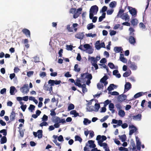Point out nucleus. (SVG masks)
I'll use <instances>...</instances> for the list:
<instances>
[{"instance_id": "f257e3e1", "label": "nucleus", "mask_w": 151, "mask_h": 151, "mask_svg": "<svg viewBox=\"0 0 151 151\" xmlns=\"http://www.w3.org/2000/svg\"><path fill=\"white\" fill-rule=\"evenodd\" d=\"M21 92L24 93H28L29 91V88L28 87V85L27 84H24L22 87H21L20 89Z\"/></svg>"}, {"instance_id": "f03ea898", "label": "nucleus", "mask_w": 151, "mask_h": 151, "mask_svg": "<svg viewBox=\"0 0 151 151\" xmlns=\"http://www.w3.org/2000/svg\"><path fill=\"white\" fill-rule=\"evenodd\" d=\"M61 83V81L60 80H50L48 82V83L50 84V86H52L54 85V84L58 85L60 84Z\"/></svg>"}, {"instance_id": "7ed1b4c3", "label": "nucleus", "mask_w": 151, "mask_h": 151, "mask_svg": "<svg viewBox=\"0 0 151 151\" xmlns=\"http://www.w3.org/2000/svg\"><path fill=\"white\" fill-rule=\"evenodd\" d=\"M33 135L35 137L37 136L39 139L42 138V130H39L37 131V133L36 132H33Z\"/></svg>"}, {"instance_id": "20e7f679", "label": "nucleus", "mask_w": 151, "mask_h": 151, "mask_svg": "<svg viewBox=\"0 0 151 151\" xmlns=\"http://www.w3.org/2000/svg\"><path fill=\"white\" fill-rule=\"evenodd\" d=\"M99 8L96 5H94L92 6L90 10V12L94 13V14H96L98 11Z\"/></svg>"}, {"instance_id": "39448f33", "label": "nucleus", "mask_w": 151, "mask_h": 151, "mask_svg": "<svg viewBox=\"0 0 151 151\" xmlns=\"http://www.w3.org/2000/svg\"><path fill=\"white\" fill-rule=\"evenodd\" d=\"M128 64L129 67L132 70H135L137 69V67L135 63L129 61H128Z\"/></svg>"}, {"instance_id": "423d86ee", "label": "nucleus", "mask_w": 151, "mask_h": 151, "mask_svg": "<svg viewBox=\"0 0 151 151\" xmlns=\"http://www.w3.org/2000/svg\"><path fill=\"white\" fill-rule=\"evenodd\" d=\"M22 32L26 37L30 38V32L29 29L26 28H24L22 30Z\"/></svg>"}, {"instance_id": "0eeeda50", "label": "nucleus", "mask_w": 151, "mask_h": 151, "mask_svg": "<svg viewBox=\"0 0 151 151\" xmlns=\"http://www.w3.org/2000/svg\"><path fill=\"white\" fill-rule=\"evenodd\" d=\"M128 40L129 43L132 45H134L136 43V38L134 37V36H129Z\"/></svg>"}, {"instance_id": "6e6552de", "label": "nucleus", "mask_w": 151, "mask_h": 151, "mask_svg": "<svg viewBox=\"0 0 151 151\" xmlns=\"http://www.w3.org/2000/svg\"><path fill=\"white\" fill-rule=\"evenodd\" d=\"M84 32H79L76 34L75 35V38L82 40L83 39L84 36Z\"/></svg>"}, {"instance_id": "1a4fd4ad", "label": "nucleus", "mask_w": 151, "mask_h": 151, "mask_svg": "<svg viewBox=\"0 0 151 151\" xmlns=\"http://www.w3.org/2000/svg\"><path fill=\"white\" fill-rule=\"evenodd\" d=\"M132 87V85L129 82H126L124 85V92H127Z\"/></svg>"}, {"instance_id": "9d476101", "label": "nucleus", "mask_w": 151, "mask_h": 151, "mask_svg": "<svg viewBox=\"0 0 151 151\" xmlns=\"http://www.w3.org/2000/svg\"><path fill=\"white\" fill-rule=\"evenodd\" d=\"M137 148V150H140L141 149V142L138 137H136Z\"/></svg>"}, {"instance_id": "9b49d317", "label": "nucleus", "mask_w": 151, "mask_h": 151, "mask_svg": "<svg viewBox=\"0 0 151 151\" xmlns=\"http://www.w3.org/2000/svg\"><path fill=\"white\" fill-rule=\"evenodd\" d=\"M120 17L123 20L129 21V17L127 13L123 14L121 15Z\"/></svg>"}, {"instance_id": "f8f14e48", "label": "nucleus", "mask_w": 151, "mask_h": 151, "mask_svg": "<svg viewBox=\"0 0 151 151\" xmlns=\"http://www.w3.org/2000/svg\"><path fill=\"white\" fill-rule=\"evenodd\" d=\"M117 123L118 126H120L122 123V122L121 120H117L115 119H112L111 124H116Z\"/></svg>"}, {"instance_id": "ddd939ff", "label": "nucleus", "mask_w": 151, "mask_h": 151, "mask_svg": "<svg viewBox=\"0 0 151 151\" xmlns=\"http://www.w3.org/2000/svg\"><path fill=\"white\" fill-rule=\"evenodd\" d=\"M16 116V114L14 111H12L10 115L9 116L10 119L11 121H13L15 119Z\"/></svg>"}, {"instance_id": "4468645a", "label": "nucleus", "mask_w": 151, "mask_h": 151, "mask_svg": "<svg viewBox=\"0 0 151 151\" xmlns=\"http://www.w3.org/2000/svg\"><path fill=\"white\" fill-rule=\"evenodd\" d=\"M114 104L112 103H110L109 105V110L111 111V112L113 114L114 113L115 111V110L114 109Z\"/></svg>"}, {"instance_id": "2eb2a0df", "label": "nucleus", "mask_w": 151, "mask_h": 151, "mask_svg": "<svg viewBox=\"0 0 151 151\" xmlns=\"http://www.w3.org/2000/svg\"><path fill=\"white\" fill-rule=\"evenodd\" d=\"M142 115L139 114L136 115L134 116L132 119L134 120L140 121L141 120Z\"/></svg>"}, {"instance_id": "dca6fc26", "label": "nucleus", "mask_w": 151, "mask_h": 151, "mask_svg": "<svg viewBox=\"0 0 151 151\" xmlns=\"http://www.w3.org/2000/svg\"><path fill=\"white\" fill-rule=\"evenodd\" d=\"M94 141L92 140H89L88 141L89 145V147L91 148H94L96 147L95 144L94 143Z\"/></svg>"}, {"instance_id": "f3484780", "label": "nucleus", "mask_w": 151, "mask_h": 151, "mask_svg": "<svg viewBox=\"0 0 151 151\" xmlns=\"http://www.w3.org/2000/svg\"><path fill=\"white\" fill-rule=\"evenodd\" d=\"M131 22L132 24L134 26L137 25L138 23V20L136 19H132L131 21Z\"/></svg>"}, {"instance_id": "a211bd4d", "label": "nucleus", "mask_w": 151, "mask_h": 151, "mask_svg": "<svg viewBox=\"0 0 151 151\" xmlns=\"http://www.w3.org/2000/svg\"><path fill=\"white\" fill-rule=\"evenodd\" d=\"M129 12L132 16L137 15V12L135 8H132L131 10H129Z\"/></svg>"}, {"instance_id": "6ab92c4d", "label": "nucleus", "mask_w": 151, "mask_h": 151, "mask_svg": "<svg viewBox=\"0 0 151 151\" xmlns=\"http://www.w3.org/2000/svg\"><path fill=\"white\" fill-rule=\"evenodd\" d=\"M114 51L116 53H119L123 50L122 47H115L114 48Z\"/></svg>"}, {"instance_id": "aec40b11", "label": "nucleus", "mask_w": 151, "mask_h": 151, "mask_svg": "<svg viewBox=\"0 0 151 151\" xmlns=\"http://www.w3.org/2000/svg\"><path fill=\"white\" fill-rule=\"evenodd\" d=\"M70 114L71 115H74V117H75L79 116V113H77L76 110H73L71 111L70 112Z\"/></svg>"}, {"instance_id": "412c9836", "label": "nucleus", "mask_w": 151, "mask_h": 151, "mask_svg": "<svg viewBox=\"0 0 151 151\" xmlns=\"http://www.w3.org/2000/svg\"><path fill=\"white\" fill-rule=\"evenodd\" d=\"M126 97L125 95H120L118 97V100L120 101H123L126 100Z\"/></svg>"}, {"instance_id": "4be33fe9", "label": "nucleus", "mask_w": 151, "mask_h": 151, "mask_svg": "<svg viewBox=\"0 0 151 151\" xmlns=\"http://www.w3.org/2000/svg\"><path fill=\"white\" fill-rule=\"evenodd\" d=\"M144 94V93L143 92H139L136 94L134 96V97L135 99L139 97L142 96Z\"/></svg>"}, {"instance_id": "5701e85b", "label": "nucleus", "mask_w": 151, "mask_h": 151, "mask_svg": "<svg viewBox=\"0 0 151 151\" xmlns=\"http://www.w3.org/2000/svg\"><path fill=\"white\" fill-rule=\"evenodd\" d=\"M6 142L7 138L5 136H4L2 137L0 139V143L1 144L6 143Z\"/></svg>"}, {"instance_id": "b1692460", "label": "nucleus", "mask_w": 151, "mask_h": 151, "mask_svg": "<svg viewBox=\"0 0 151 151\" xmlns=\"http://www.w3.org/2000/svg\"><path fill=\"white\" fill-rule=\"evenodd\" d=\"M118 114L119 116L121 117H123L125 115V113L124 111L122 109L119 110Z\"/></svg>"}, {"instance_id": "393cba45", "label": "nucleus", "mask_w": 151, "mask_h": 151, "mask_svg": "<svg viewBox=\"0 0 151 151\" xmlns=\"http://www.w3.org/2000/svg\"><path fill=\"white\" fill-rule=\"evenodd\" d=\"M16 90V88L14 86H12L10 88V93L11 95H13L14 94V91Z\"/></svg>"}, {"instance_id": "a878e982", "label": "nucleus", "mask_w": 151, "mask_h": 151, "mask_svg": "<svg viewBox=\"0 0 151 151\" xmlns=\"http://www.w3.org/2000/svg\"><path fill=\"white\" fill-rule=\"evenodd\" d=\"M95 47L96 49L98 50H99L101 47H100V41H97L96 43Z\"/></svg>"}, {"instance_id": "bb28decb", "label": "nucleus", "mask_w": 151, "mask_h": 151, "mask_svg": "<svg viewBox=\"0 0 151 151\" xmlns=\"http://www.w3.org/2000/svg\"><path fill=\"white\" fill-rule=\"evenodd\" d=\"M116 2L115 1H113L110 3L109 6L110 7L114 8L116 6Z\"/></svg>"}, {"instance_id": "cd10ccee", "label": "nucleus", "mask_w": 151, "mask_h": 151, "mask_svg": "<svg viewBox=\"0 0 151 151\" xmlns=\"http://www.w3.org/2000/svg\"><path fill=\"white\" fill-rule=\"evenodd\" d=\"M79 65L78 64L75 65L74 67V70L76 72H79L80 71L81 69L78 68Z\"/></svg>"}, {"instance_id": "c85d7f7f", "label": "nucleus", "mask_w": 151, "mask_h": 151, "mask_svg": "<svg viewBox=\"0 0 151 151\" xmlns=\"http://www.w3.org/2000/svg\"><path fill=\"white\" fill-rule=\"evenodd\" d=\"M91 122L90 120L86 118L84 119L83 123L85 125H87L88 124H89Z\"/></svg>"}, {"instance_id": "c756f323", "label": "nucleus", "mask_w": 151, "mask_h": 151, "mask_svg": "<svg viewBox=\"0 0 151 151\" xmlns=\"http://www.w3.org/2000/svg\"><path fill=\"white\" fill-rule=\"evenodd\" d=\"M122 142H124L127 138L125 134H123L121 136H119Z\"/></svg>"}, {"instance_id": "7c9ffc66", "label": "nucleus", "mask_w": 151, "mask_h": 151, "mask_svg": "<svg viewBox=\"0 0 151 151\" xmlns=\"http://www.w3.org/2000/svg\"><path fill=\"white\" fill-rule=\"evenodd\" d=\"M75 138L76 141H79L80 142H81L82 141V139L78 135H76Z\"/></svg>"}, {"instance_id": "2f4dec72", "label": "nucleus", "mask_w": 151, "mask_h": 151, "mask_svg": "<svg viewBox=\"0 0 151 151\" xmlns=\"http://www.w3.org/2000/svg\"><path fill=\"white\" fill-rule=\"evenodd\" d=\"M108 77L106 76H104L100 80V82L102 83H104L108 79Z\"/></svg>"}, {"instance_id": "473e14b6", "label": "nucleus", "mask_w": 151, "mask_h": 151, "mask_svg": "<svg viewBox=\"0 0 151 151\" xmlns=\"http://www.w3.org/2000/svg\"><path fill=\"white\" fill-rule=\"evenodd\" d=\"M131 73V71L130 70L129 71H127L125 72L123 74V76L124 77H126L129 76Z\"/></svg>"}, {"instance_id": "72a5a7b5", "label": "nucleus", "mask_w": 151, "mask_h": 151, "mask_svg": "<svg viewBox=\"0 0 151 151\" xmlns=\"http://www.w3.org/2000/svg\"><path fill=\"white\" fill-rule=\"evenodd\" d=\"M74 105L73 104H70L68 106V111H70L73 109L74 108Z\"/></svg>"}, {"instance_id": "f704fd0d", "label": "nucleus", "mask_w": 151, "mask_h": 151, "mask_svg": "<svg viewBox=\"0 0 151 151\" xmlns=\"http://www.w3.org/2000/svg\"><path fill=\"white\" fill-rule=\"evenodd\" d=\"M94 26L92 23L89 24L87 26V28L88 30H90L93 28Z\"/></svg>"}, {"instance_id": "c9c22d12", "label": "nucleus", "mask_w": 151, "mask_h": 151, "mask_svg": "<svg viewBox=\"0 0 151 151\" xmlns=\"http://www.w3.org/2000/svg\"><path fill=\"white\" fill-rule=\"evenodd\" d=\"M66 28L68 32H73L72 28L71 27H70V25H67Z\"/></svg>"}, {"instance_id": "e433bc0d", "label": "nucleus", "mask_w": 151, "mask_h": 151, "mask_svg": "<svg viewBox=\"0 0 151 151\" xmlns=\"http://www.w3.org/2000/svg\"><path fill=\"white\" fill-rule=\"evenodd\" d=\"M86 36L87 37H96V34H93L92 33H90L88 34H86Z\"/></svg>"}, {"instance_id": "4c0bfd02", "label": "nucleus", "mask_w": 151, "mask_h": 151, "mask_svg": "<svg viewBox=\"0 0 151 151\" xmlns=\"http://www.w3.org/2000/svg\"><path fill=\"white\" fill-rule=\"evenodd\" d=\"M35 106L32 104H30L29 107L28 109L30 110L31 112H32L33 110H35Z\"/></svg>"}, {"instance_id": "58836bf2", "label": "nucleus", "mask_w": 151, "mask_h": 151, "mask_svg": "<svg viewBox=\"0 0 151 151\" xmlns=\"http://www.w3.org/2000/svg\"><path fill=\"white\" fill-rule=\"evenodd\" d=\"M112 86H114V84H111L108 87L107 90L109 91H111L114 90V88Z\"/></svg>"}, {"instance_id": "ea45409f", "label": "nucleus", "mask_w": 151, "mask_h": 151, "mask_svg": "<svg viewBox=\"0 0 151 151\" xmlns=\"http://www.w3.org/2000/svg\"><path fill=\"white\" fill-rule=\"evenodd\" d=\"M0 133H3V135L4 136L6 135L7 134V131L6 129H3L0 131Z\"/></svg>"}, {"instance_id": "a19ab883", "label": "nucleus", "mask_w": 151, "mask_h": 151, "mask_svg": "<svg viewBox=\"0 0 151 151\" xmlns=\"http://www.w3.org/2000/svg\"><path fill=\"white\" fill-rule=\"evenodd\" d=\"M60 119L59 117L56 116L55 118V119L53 121V122L55 123H60Z\"/></svg>"}, {"instance_id": "79ce46f5", "label": "nucleus", "mask_w": 151, "mask_h": 151, "mask_svg": "<svg viewBox=\"0 0 151 151\" xmlns=\"http://www.w3.org/2000/svg\"><path fill=\"white\" fill-rule=\"evenodd\" d=\"M87 75L86 76L85 78L91 80L92 79V76L91 74H87Z\"/></svg>"}, {"instance_id": "37998d69", "label": "nucleus", "mask_w": 151, "mask_h": 151, "mask_svg": "<svg viewBox=\"0 0 151 151\" xmlns=\"http://www.w3.org/2000/svg\"><path fill=\"white\" fill-rule=\"evenodd\" d=\"M114 11V10L113 9L108 10L106 11L107 14V15H111L113 13Z\"/></svg>"}, {"instance_id": "c03bdc74", "label": "nucleus", "mask_w": 151, "mask_h": 151, "mask_svg": "<svg viewBox=\"0 0 151 151\" xmlns=\"http://www.w3.org/2000/svg\"><path fill=\"white\" fill-rule=\"evenodd\" d=\"M119 58L120 60L123 63H126L127 62V59L124 57L120 58Z\"/></svg>"}, {"instance_id": "a18cd8bd", "label": "nucleus", "mask_w": 151, "mask_h": 151, "mask_svg": "<svg viewBox=\"0 0 151 151\" xmlns=\"http://www.w3.org/2000/svg\"><path fill=\"white\" fill-rule=\"evenodd\" d=\"M87 110L89 111H93L92 106H87Z\"/></svg>"}, {"instance_id": "49530a36", "label": "nucleus", "mask_w": 151, "mask_h": 151, "mask_svg": "<svg viewBox=\"0 0 151 151\" xmlns=\"http://www.w3.org/2000/svg\"><path fill=\"white\" fill-rule=\"evenodd\" d=\"M131 145L132 147V150H136V147L135 145V142L134 141H132L131 142Z\"/></svg>"}, {"instance_id": "de8ad7c7", "label": "nucleus", "mask_w": 151, "mask_h": 151, "mask_svg": "<svg viewBox=\"0 0 151 151\" xmlns=\"http://www.w3.org/2000/svg\"><path fill=\"white\" fill-rule=\"evenodd\" d=\"M139 26L140 28L142 29H145L146 27L145 26L142 22H140L139 24Z\"/></svg>"}, {"instance_id": "09e8293b", "label": "nucleus", "mask_w": 151, "mask_h": 151, "mask_svg": "<svg viewBox=\"0 0 151 151\" xmlns=\"http://www.w3.org/2000/svg\"><path fill=\"white\" fill-rule=\"evenodd\" d=\"M48 125V123L45 122V121L43 122H42L40 124V127H42L43 126H47Z\"/></svg>"}, {"instance_id": "8fccbe9b", "label": "nucleus", "mask_w": 151, "mask_h": 151, "mask_svg": "<svg viewBox=\"0 0 151 151\" xmlns=\"http://www.w3.org/2000/svg\"><path fill=\"white\" fill-rule=\"evenodd\" d=\"M111 102V101H109L108 99H107L105 101L104 103V107H106L107 105L109 104L110 103V102Z\"/></svg>"}, {"instance_id": "3c124183", "label": "nucleus", "mask_w": 151, "mask_h": 151, "mask_svg": "<svg viewBox=\"0 0 151 151\" xmlns=\"http://www.w3.org/2000/svg\"><path fill=\"white\" fill-rule=\"evenodd\" d=\"M108 65L111 69H114V68L115 66L113 63H109L108 64Z\"/></svg>"}, {"instance_id": "603ef678", "label": "nucleus", "mask_w": 151, "mask_h": 151, "mask_svg": "<svg viewBox=\"0 0 151 151\" xmlns=\"http://www.w3.org/2000/svg\"><path fill=\"white\" fill-rule=\"evenodd\" d=\"M34 72L33 71H29L27 72V75L28 77H30L31 76L33 75Z\"/></svg>"}, {"instance_id": "864d4df0", "label": "nucleus", "mask_w": 151, "mask_h": 151, "mask_svg": "<svg viewBox=\"0 0 151 151\" xmlns=\"http://www.w3.org/2000/svg\"><path fill=\"white\" fill-rule=\"evenodd\" d=\"M76 9L75 8H72L70 9V13L74 14L76 13Z\"/></svg>"}, {"instance_id": "5fc2aeb1", "label": "nucleus", "mask_w": 151, "mask_h": 151, "mask_svg": "<svg viewBox=\"0 0 151 151\" xmlns=\"http://www.w3.org/2000/svg\"><path fill=\"white\" fill-rule=\"evenodd\" d=\"M97 87L100 90L101 88L103 89L104 88V86L102 84H101L98 83L97 84Z\"/></svg>"}, {"instance_id": "6e6d98bb", "label": "nucleus", "mask_w": 151, "mask_h": 151, "mask_svg": "<svg viewBox=\"0 0 151 151\" xmlns=\"http://www.w3.org/2000/svg\"><path fill=\"white\" fill-rule=\"evenodd\" d=\"M67 49L68 50H71L73 49V46L71 45H67L66 46Z\"/></svg>"}, {"instance_id": "4d7b16f0", "label": "nucleus", "mask_w": 151, "mask_h": 151, "mask_svg": "<svg viewBox=\"0 0 151 151\" xmlns=\"http://www.w3.org/2000/svg\"><path fill=\"white\" fill-rule=\"evenodd\" d=\"M33 60L35 62V63L39 62H40L39 58L38 57H37V56L34 57L33 58Z\"/></svg>"}, {"instance_id": "13d9d810", "label": "nucleus", "mask_w": 151, "mask_h": 151, "mask_svg": "<svg viewBox=\"0 0 151 151\" xmlns=\"http://www.w3.org/2000/svg\"><path fill=\"white\" fill-rule=\"evenodd\" d=\"M91 59V63L92 64V63H97V62L96 61V60L95 59V58L92 57H91L90 58Z\"/></svg>"}, {"instance_id": "bf43d9fd", "label": "nucleus", "mask_w": 151, "mask_h": 151, "mask_svg": "<svg viewBox=\"0 0 151 151\" xmlns=\"http://www.w3.org/2000/svg\"><path fill=\"white\" fill-rule=\"evenodd\" d=\"M48 116L45 114H44L42 118V120L43 121H46L48 119Z\"/></svg>"}, {"instance_id": "052dcab7", "label": "nucleus", "mask_w": 151, "mask_h": 151, "mask_svg": "<svg viewBox=\"0 0 151 151\" xmlns=\"http://www.w3.org/2000/svg\"><path fill=\"white\" fill-rule=\"evenodd\" d=\"M58 139L60 142L63 141H64L63 137L62 135H60L58 137Z\"/></svg>"}, {"instance_id": "680f3d73", "label": "nucleus", "mask_w": 151, "mask_h": 151, "mask_svg": "<svg viewBox=\"0 0 151 151\" xmlns=\"http://www.w3.org/2000/svg\"><path fill=\"white\" fill-rule=\"evenodd\" d=\"M91 46L89 44H84L83 45L84 47L85 48L86 50H88V49H89L91 47Z\"/></svg>"}, {"instance_id": "e2e57ef3", "label": "nucleus", "mask_w": 151, "mask_h": 151, "mask_svg": "<svg viewBox=\"0 0 151 151\" xmlns=\"http://www.w3.org/2000/svg\"><path fill=\"white\" fill-rule=\"evenodd\" d=\"M88 52L89 54H92L93 51V49H92L91 47H90V48L88 49Z\"/></svg>"}, {"instance_id": "0e129e2a", "label": "nucleus", "mask_w": 151, "mask_h": 151, "mask_svg": "<svg viewBox=\"0 0 151 151\" xmlns=\"http://www.w3.org/2000/svg\"><path fill=\"white\" fill-rule=\"evenodd\" d=\"M27 106L26 105H22L21 106L20 108L23 111H24L26 109Z\"/></svg>"}, {"instance_id": "69168bd1", "label": "nucleus", "mask_w": 151, "mask_h": 151, "mask_svg": "<svg viewBox=\"0 0 151 151\" xmlns=\"http://www.w3.org/2000/svg\"><path fill=\"white\" fill-rule=\"evenodd\" d=\"M95 109L97 110V111H98L100 108V105L99 104L96 103L95 104Z\"/></svg>"}, {"instance_id": "338daca9", "label": "nucleus", "mask_w": 151, "mask_h": 151, "mask_svg": "<svg viewBox=\"0 0 151 151\" xmlns=\"http://www.w3.org/2000/svg\"><path fill=\"white\" fill-rule=\"evenodd\" d=\"M116 107L117 108V109L118 110H120L122 108V106L120 104H117L115 105Z\"/></svg>"}, {"instance_id": "774afa93", "label": "nucleus", "mask_w": 151, "mask_h": 151, "mask_svg": "<svg viewBox=\"0 0 151 151\" xmlns=\"http://www.w3.org/2000/svg\"><path fill=\"white\" fill-rule=\"evenodd\" d=\"M109 116L108 115H106L101 120V122H103L106 120L108 118Z\"/></svg>"}]
</instances>
